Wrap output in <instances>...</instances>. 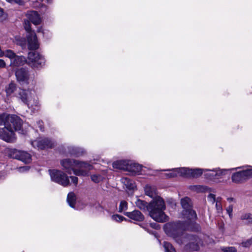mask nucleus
<instances>
[{
    "label": "nucleus",
    "mask_w": 252,
    "mask_h": 252,
    "mask_svg": "<svg viewBox=\"0 0 252 252\" xmlns=\"http://www.w3.org/2000/svg\"><path fill=\"white\" fill-rule=\"evenodd\" d=\"M0 139L8 143H14L16 140L14 131L20 130L22 127L23 121L18 116L2 113L0 114Z\"/></svg>",
    "instance_id": "1"
},
{
    "label": "nucleus",
    "mask_w": 252,
    "mask_h": 252,
    "mask_svg": "<svg viewBox=\"0 0 252 252\" xmlns=\"http://www.w3.org/2000/svg\"><path fill=\"white\" fill-rule=\"evenodd\" d=\"M135 204L140 210L148 211L149 216L157 222H165L168 220V217L164 212L165 209V202L160 196L156 197L149 203L138 199Z\"/></svg>",
    "instance_id": "2"
},
{
    "label": "nucleus",
    "mask_w": 252,
    "mask_h": 252,
    "mask_svg": "<svg viewBox=\"0 0 252 252\" xmlns=\"http://www.w3.org/2000/svg\"><path fill=\"white\" fill-rule=\"evenodd\" d=\"M27 38L29 50L33 51L28 54V63L33 68L41 67L45 64V60L42 55L35 51L39 46L36 34L34 33H30Z\"/></svg>",
    "instance_id": "3"
},
{
    "label": "nucleus",
    "mask_w": 252,
    "mask_h": 252,
    "mask_svg": "<svg viewBox=\"0 0 252 252\" xmlns=\"http://www.w3.org/2000/svg\"><path fill=\"white\" fill-rule=\"evenodd\" d=\"M61 164L69 174H71L72 171L74 169V166L79 168H86L89 170H91L93 168V166L87 162L81 161L78 160L70 158L63 159L61 161Z\"/></svg>",
    "instance_id": "4"
},
{
    "label": "nucleus",
    "mask_w": 252,
    "mask_h": 252,
    "mask_svg": "<svg viewBox=\"0 0 252 252\" xmlns=\"http://www.w3.org/2000/svg\"><path fill=\"white\" fill-rule=\"evenodd\" d=\"M242 168V170L232 174L231 180L233 183L237 184H243L252 177V168H247L245 169V167L241 166L232 168L231 170H237Z\"/></svg>",
    "instance_id": "5"
},
{
    "label": "nucleus",
    "mask_w": 252,
    "mask_h": 252,
    "mask_svg": "<svg viewBox=\"0 0 252 252\" xmlns=\"http://www.w3.org/2000/svg\"><path fill=\"white\" fill-rule=\"evenodd\" d=\"M181 204L183 209L182 214L184 218L194 220L197 219L195 211L192 209L191 200L189 197H185L182 198Z\"/></svg>",
    "instance_id": "6"
},
{
    "label": "nucleus",
    "mask_w": 252,
    "mask_h": 252,
    "mask_svg": "<svg viewBox=\"0 0 252 252\" xmlns=\"http://www.w3.org/2000/svg\"><path fill=\"white\" fill-rule=\"evenodd\" d=\"M183 221H178L175 222L166 224L165 227V232L174 239L181 237L185 231Z\"/></svg>",
    "instance_id": "7"
},
{
    "label": "nucleus",
    "mask_w": 252,
    "mask_h": 252,
    "mask_svg": "<svg viewBox=\"0 0 252 252\" xmlns=\"http://www.w3.org/2000/svg\"><path fill=\"white\" fill-rule=\"evenodd\" d=\"M49 172L52 181L64 187L69 185L68 177L63 172L59 170L49 169Z\"/></svg>",
    "instance_id": "8"
},
{
    "label": "nucleus",
    "mask_w": 252,
    "mask_h": 252,
    "mask_svg": "<svg viewBox=\"0 0 252 252\" xmlns=\"http://www.w3.org/2000/svg\"><path fill=\"white\" fill-rule=\"evenodd\" d=\"M187 238L189 242L185 246V249L187 251H197L200 249V245L202 243L200 238L196 235L188 234Z\"/></svg>",
    "instance_id": "9"
},
{
    "label": "nucleus",
    "mask_w": 252,
    "mask_h": 252,
    "mask_svg": "<svg viewBox=\"0 0 252 252\" xmlns=\"http://www.w3.org/2000/svg\"><path fill=\"white\" fill-rule=\"evenodd\" d=\"M32 145L33 147H36L40 150L51 149L54 147V142L50 139L46 137L40 138L32 141Z\"/></svg>",
    "instance_id": "10"
},
{
    "label": "nucleus",
    "mask_w": 252,
    "mask_h": 252,
    "mask_svg": "<svg viewBox=\"0 0 252 252\" xmlns=\"http://www.w3.org/2000/svg\"><path fill=\"white\" fill-rule=\"evenodd\" d=\"M181 174L187 177L197 178L203 174V171L207 170L201 168L189 169L188 168H182L180 169Z\"/></svg>",
    "instance_id": "11"
},
{
    "label": "nucleus",
    "mask_w": 252,
    "mask_h": 252,
    "mask_svg": "<svg viewBox=\"0 0 252 252\" xmlns=\"http://www.w3.org/2000/svg\"><path fill=\"white\" fill-rule=\"evenodd\" d=\"M15 75L17 81L21 84H28L29 79V71L25 68H20L15 71Z\"/></svg>",
    "instance_id": "12"
},
{
    "label": "nucleus",
    "mask_w": 252,
    "mask_h": 252,
    "mask_svg": "<svg viewBox=\"0 0 252 252\" xmlns=\"http://www.w3.org/2000/svg\"><path fill=\"white\" fill-rule=\"evenodd\" d=\"M17 97L28 106L32 98V93L29 90L21 89L19 90Z\"/></svg>",
    "instance_id": "13"
},
{
    "label": "nucleus",
    "mask_w": 252,
    "mask_h": 252,
    "mask_svg": "<svg viewBox=\"0 0 252 252\" xmlns=\"http://www.w3.org/2000/svg\"><path fill=\"white\" fill-rule=\"evenodd\" d=\"M207 170V171L209 172L204 173V176L206 179L211 181H214L223 175H225L226 172L227 171L226 169L221 170L220 169L217 170V169L212 170H209L208 169Z\"/></svg>",
    "instance_id": "14"
},
{
    "label": "nucleus",
    "mask_w": 252,
    "mask_h": 252,
    "mask_svg": "<svg viewBox=\"0 0 252 252\" xmlns=\"http://www.w3.org/2000/svg\"><path fill=\"white\" fill-rule=\"evenodd\" d=\"M188 221H183L184 230L192 232H199L201 231V227L198 223L194 221V220H189Z\"/></svg>",
    "instance_id": "15"
},
{
    "label": "nucleus",
    "mask_w": 252,
    "mask_h": 252,
    "mask_svg": "<svg viewBox=\"0 0 252 252\" xmlns=\"http://www.w3.org/2000/svg\"><path fill=\"white\" fill-rule=\"evenodd\" d=\"M124 215L136 221H142L145 219L144 216L137 210H134L132 212H124Z\"/></svg>",
    "instance_id": "16"
},
{
    "label": "nucleus",
    "mask_w": 252,
    "mask_h": 252,
    "mask_svg": "<svg viewBox=\"0 0 252 252\" xmlns=\"http://www.w3.org/2000/svg\"><path fill=\"white\" fill-rule=\"evenodd\" d=\"M26 16L29 21L35 25H38L41 22L40 16L36 11H28Z\"/></svg>",
    "instance_id": "17"
},
{
    "label": "nucleus",
    "mask_w": 252,
    "mask_h": 252,
    "mask_svg": "<svg viewBox=\"0 0 252 252\" xmlns=\"http://www.w3.org/2000/svg\"><path fill=\"white\" fill-rule=\"evenodd\" d=\"M129 162L130 161L124 160H117L113 163V167L117 169L128 170Z\"/></svg>",
    "instance_id": "18"
},
{
    "label": "nucleus",
    "mask_w": 252,
    "mask_h": 252,
    "mask_svg": "<svg viewBox=\"0 0 252 252\" xmlns=\"http://www.w3.org/2000/svg\"><path fill=\"white\" fill-rule=\"evenodd\" d=\"M68 153L71 156L78 157L82 156L85 153V151L81 148L70 146L68 147Z\"/></svg>",
    "instance_id": "19"
},
{
    "label": "nucleus",
    "mask_w": 252,
    "mask_h": 252,
    "mask_svg": "<svg viewBox=\"0 0 252 252\" xmlns=\"http://www.w3.org/2000/svg\"><path fill=\"white\" fill-rule=\"evenodd\" d=\"M27 62L25 57L22 56H17L14 58L10 63V65L14 66H18L24 65Z\"/></svg>",
    "instance_id": "20"
},
{
    "label": "nucleus",
    "mask_w": 252,
    "mask_h": 252,
    "mask_svg": "<svg viewBox=\"0 0 252 252\" xmlns=\"http://www.w3.org/2000/svg\"><path fill=\"white\" fill-rule=\"evenodd\" d=\"M18 160H21L26 164L29 163L32 161V156L27 152L20 151Z\"/></svg>",
    "instance_id": "21"
},
{
    "label": "nucleus",
    "mask_w": 252,
    "mask_h": 252,
    "mask_svg": "<svg viewBox=\"0 0 252 252\" xmlns=\"http://www.w3.org/2000/svg\"><path fill=\"white\" fill-rule=\"evenodd\" d=\"M122 182L126 186V188L129 190H134L136 188L134 181L128 178H123L122 179Z\"/></svg>",
    "instance_id": "22"
},
{
    "label": "nucleus",
    "mask_w": 252,
    "mask_h": 252,
    "mask_svg": "<svg viewBox=\"0 0 252 252\" xmlns=\"http://www.w3.org/2000/svg\"><path fill=\"white\" fill-rule=\"evenodd\" d=\"M146 195L151 198H155L156 195V189L155 187L150 186H146L144 189ZM157 196H156L157 197Z\"/></svg>",
    "instance_id": "23"
},
{
    "label": "nucleus",
    "mask_w": 252,
    "mask_h": 252,
    "mask_svg": "<svg viewBox=\"0 0 252 252\" xmlns=\"http://www.w3.org/2000/svg\"><path fill=\"white\" fill-rule=\"evenodd\" d=\"M20 152L15 149H7L6 153L9 158L18 159Z\"/></svg>",
    "instance_id": "24"
},
{
    "label": "nucleus",
    "mask_w": 252,
    "mask_h": 252,
    "mask_svg": "<svg viewBox=\"0 0 252 252\" xmlns=\"http://www.w3.org/2000/svg\"><path fill=\"white\" fill-rule=\"evenodd\" d=\"M76 199V196L73 192H70L68 193L67 196V202L71 207L74 208Z\"/></svg>",
    "instance_id": "25"
},
{
    "label": "nucleus",
    "mask_w": 252,
    "mask_h": 252,
    "mask_svg": "<svg viewBox=\"0 0 252 252\" xmlns=\"http://www.w3.org/2000/svg\"><path fill=\"white\" fill-rule=\"evenodd\" d=\"M142 165L135 163L129 162V170L131 172L135 173H139L142 170Z\"/></svg>",
    "instance_id": "26"
},
{
    "label": "nucleus",
    "mask_w": 252,
    "mask_h": 252,
    "mask_svg": "<svg viewBox=\"0 0 252 252\" xmlns=\"http://www.w3.org/2000/svg\"><path fill=\"white\" fill-rule=\"evenodd\" d=\"M85 170L84 169H73L72 171L74 174L77 176H87L89 175V170L88 169L85 168Z\"/></svg>",
    "instance_id": "27"
},
{
    "label": "nucleus",
    "mask_w": 252,
    "mask_h": 252,
    "mask_svg": "<svg viewBox=\"0 0 252 252\" xmlns=\"http://www.w3.org/2000/svg\"><path fill=\"white\" fill-rule=\"evenodd\" d=\"M128 209V203L126 200H122L120 201L118 212L123 213L126 212Z\"/></svg>",
    "instance_id": "28"
},
{
    "label": "nucleus",
    "mask_w": 252,
    "mask_h": 252,
    "mask_svg": "<svg viewBox=\"0 0 252 252\" xmlns=\"http://www.w3.org/2000/svg\"><path fill=\"white\" fill-rule=\"evenodd\" d=\"M163 247L165 252H176L173 246L168 242H164Z\"/></svg>",
    "instance_id": "29"
},
{
    "label": "nucleus",
    "mask_w": 252,
    "mask_h": 252,
    "mask_svg": "<svg viewBox=\"0 0 252 252\" xmlns=\"http://www.w3.org/2000/svg\"><path fill=\"white\" fill-rule=\"evenodd\" d=\"M17 44L21 46L23 48H25L27 43V39L24 37H18L16 38Z\"/></svg>",
    "instance_id": "30"
},
{
    "label": "nucleus",
    "mask_w": 252,
    "mask_h": 252,
    "mask_svg": "<svg viewBox=\"0 0 252 252\" xmlns=\"http://www.w3.org/2000/svg\"><path fill=\"white\" fill-rule=\"evenodd\" d=\"M111 219L112 220L118 222H122L123 220H127V219L126 218L119 214L113 215L111 216Z\"/></svg>",
    "instance_id": "31"
},
{
    "label": "nucleus",
    "mask_w": 252,
    "mask_h": 252,
    "mask_svg": "<svg viewBox=\"0 0 252 252\" xmlns=\"http://www.w3.org/2000/svg\"><path fill=\"white\" fill-rule=\"evenodd\" d=\"M16 89V85L14 83H10L6 88V93L7 95L12 94Z\"/></svg>",
    "instance_id": "32"
},
{
    "label": "nucleus",
    "mask_w": 252,
    "mask_h": 252,
    "mask_svg": "<svg viewBox=\"0 0 252 252\" xmlns=\"http://www.w3.org/2000/svg\"><path fill=\"white\" fill-rule=\"evenodd\" d=\"M31 22L28 19L24 20V27L25 30L30 33H31L32 28H31Z\"/></svg>",
    "instance_id": "33"
},
{
    "label": "nucleus",
    "mask_w": 252,
    "mask_h": 252,
    "mask_svg": "<svg viewBox=\"0 0 252 252\" xmlns=\"http://www.w3.org/2000/svg\"><path fill=\"white\" fill-rule=\"evenodd\" d=\"M241 219L242 220H247V223L251 224L252 223V218L251 215L250 213H247L241 216Z\"/></svg>",
    "instance_id": "34"
},
{
    "label": "nucleus",
    "mask_w": 252,
    "mask_h": 252,
    "mask_svg": "<svg viewBox=\"0 0 252 252\" xmlns=\"http://www.w3.org/2000/svg\"><path fill=\"white\" fill-rule=\"evenodd\" d=\"M4 55L5 56V57L9 58L11 62L16 55V54L11 50H7Z\"/></svg>",
    "instance_id": "35"
},
{
    "label": "nucleus",
    "mask_w": 252,
    "mask_h": 252,
    "mask_svg": "<svg viewBox=\"0 0 252 252\" xmlns=\"http://www.w3.org/2000/svg\"><path fill=\"white\" fill-rule=\"evenodd\" d=\"M91 180L95 183H98L102 180V177L100 175L94 174L91 176Z\"/></svg>",
    "instance_id": "36"
},
{
    "label": "nucleus",
    "mask_w": 252,
    "mask_h": 252,
    "mask_svg": "<svg viewBox=\"0 0 252 252\" xmlns=\"http://www.w3.org/2000/svg\"><path fill=\"white\" fill-rule=\"evenodd\" d=\"M221 250L223 252H237V249L234 247H223Z\"/></svg>",
    "instance_id": "37"
},
{
    "label": "nucleus",
    "mask_w": 252,
    "mask_h": 252,
    "mask_svg": "<svg viewBox=\"0 0 252 252\" xmlns=\"http://www.w3.org/2000/svg\"><path fill=\"white\" fill-rule=\"evenodd\" d=\"M241 246L243 247L249 248L252 245V237L247 240L245 241H243L241 244Z\"/></svg>",
    "instance_id": "38"
},
{
    "label": "nucleus",
    "mask_w": 252,
    "mask_h": 252,
    "mask_svg": "<svg viewBox=\"0 0 252 252\" xmlns=\"http://www.w3.org/2000/svg\"><path fill=\"white\" fill-rule=\"evenodd\" d=\"M226 211L229 215L230 218H231L232 216V211H233V206L232 205H230L227 208Z\"/></svg>",
    "instance_id": "39"
},
{
    "label": "nucleus",
    "mask_w": 252,
    "mask_h": 252,
    "mask_svg": "<svg viewBox=\"0 0 252 252\" xmlns=\"http://www.w3.org/2000/svg\"><path fill=\"white\" fill-rule=\"evenodd\" d=\"M43 123L42 121H39L37 122L38 127L39 128L40 130L42 132L44 131V127L43 126Z\"/></svg>",
    "instance_id": "40"
},
{
    "label": "nucleus",
    "mask_w": 252,
    "mask_h": 252,
    "mask_svg": "<svg viewBox=\"0 0 252 252\" xmlns=\"http://www.w3.org/2000/svg\"><path fill=\"white\" fill-rule=\"evenodd\" d=\"M4 19L3 10L0 7V22H2Z\"/></svg>",
    "instance_id": "41"
},
{
    "label": "nucleus",
    "mask_w": 252,
    "mask_h": 252,
    "mask_svg": "<svg viewBox=\"0 0 252 252\" xmlns=\"http://www.w3.org/2000/svg\"><path fill=\"white\" fill-rule=\"evenodd\" d=\"M70 178H71L72 183L75 185H77L78 184V178L76 176H70Z\"/></svg>",
    "instance_id": "42"
},
{
    "label": "nucleus",
    "mask_w": 252,
    "mask_h": 252,
    "mask_svg": "<svg viewBox=\"0 0 252 252\" xmlns=\"http://www.w3.org/2000/svg\"><path fill=\"white\" fill-rule=\"evenodd\" d=\"M150 225L151 227L155 228L156 229H158L160 228L159 225L156 222L151 223Z\"/></svg>",
    "instance_id": "43"
},
{
    "label": "nucleus",
    "mask_w": 252,
    "mask_h": 252,
    "mask_svg": "<svg viewBox=\"0 0 252 252\" xmlns=\"http://www.w3.org/2000/svg\"><path fill=\"white\" fill-rule=\"evenodd\" d=\"M30 167L28 166H25L23 167H20L19 168V171L20 172H24L29 170Z\"/></svg>",
    "instance_id": "44"
},
{
    "label": "nucleus",
    "mask_w": 252,
    "mask_h": 252,
    "mask_svg": "<svg viewBox=\"0 0 252 252\" xmlns=\"http://www.w3.org/2000/svg\"><path fill=\"white\" fill-rule=\"evenodd\" d=\"M13 1L19 5H24L25 4V2L23 0H13Z\"/></svg>",
    "instance_id": "45"
},
{
    "label": "nucleus",
    "mask_w": 252,
    "mask_h": 252,
    "mask_svg": "<svg viewBox=\"0 0 252 252\" xmlns=\"http://www.w3.org/2000/svg\"><path fill=\"white\" fill-rule=\"evenodd\" d=\"M6 66V63L4 60L0 59V68H4Z\"/></svg>",
    "instance_id": "46"
},
{
    "label": "nucleus",
    "mask_w": 252,
    "mask_h": 252,
    "mask_svg": "<svg viewBox=\"0 0 252 252\" xmlns=\"http://www.w3.org/2000/svg\"><path fill=\"white\" fill-rule=\"evenodd\" d=\"M208 197L209 198H210L211 199H212L213 202H215V199H216V196H215V194H212V193H210V194L208 195Z\"/></svg>",
    "instance_id": "47"
},
{
    "label": "nucleus",
    "mask_w": 252,
    "mask_h": 252,
    "mask_svg": "<svg viewBox=\"0 0 252 252\" xmlns=\"http://www.w3.org/2000/svg\"><path fill=\"white\" fill-rule=\"evenodd\" d=\"M176 176V174L173 173H170L169 174H166V176L169 178H173Z\"/></svg>",
    "instance_id": "48"
},
{
    "label": "nucleus",
    "mask_w": 252,
    "mask_h": 252,
    "mask_svg": "<svg viewBox=\"0 0 252 252\" xmlns=\"http://www.w3.org/2000/svg\"><path fill=\"white\" fill-rule=\"evenodd\" d=\"M201 188H203V190H205L207 189V187L206 186H201Z\"/></svg>",
    "instance_id": "49"
},
{
    "label": "nucleus",
    "mask_w": 252,
    "mask_h": 252,
    "mask_svg": "<svg viewBox=\"0 0 252 252\" xmlns=\"http://www.w3.org/2000/svg\"><path fill=\"white\" fill-rule=\"evenodd\" d=\"M233 198H227V200H228V201H232V200H233Z\"/></svg>",
    "instance_id": "50"
},
{
    "label": "nucleus",
    "mask_w": 252,
    "mask_h": 252,
    "mask_svg": "<svg viewBox=\"0 0 252 252\" xmlns=\"http://www.w3.org/2000/svg\"><path fill=\"white\" fill-rule=\"evenodd\" d=\"M41 31V28L40 29H38L37 30V32H40Z\"/></svg>",
    "instance_id": "51"
}]
</instances>
